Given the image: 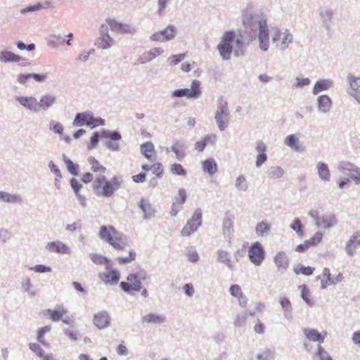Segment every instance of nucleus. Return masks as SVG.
I'll list each match as a JSON object with an SVG mask.
<instances>
[{
  "mask_svg": "<svg viewBox=\"0 0 360 360\" xmlns=\"http://www.w3.org/2000/svg\"><path fill=\"white\" fill-rule=\"evenodd\" d=\"M139 207L144 213L145 219L155 217V210L148 200L142 198L139 203Z\"/></svg>",
  "mask_w": 360,
  "mask_h": 360,
  "instance_id": "nucleus-29",
  "label": "nucleus"
},
{
  "mask_svg": "<svg viewBox=\"0 0 360 360\" xmlns=\"http://www.w3.org/2000/svg\"><path fill=\"white\" fill-rule=\"evenodd\" d=\"M217 261L226 265L229 269H233V266L229 257V253L223 250H219L217 252Z\"/></svg>",
  "mask_w": 360,
  "mask_h": 360,
  "instance_id": "nucleus-44",
  "label": "nucleus"
},
{
  "mask_svg": "<svg viewBox=\"0 0 360 360\" xmlns=\"http://www.w3.org/2000/svg\"><path fill=\"white\" fill-rule=\"evenodd\" d=\"M244 31L250 37V40L259 41V47L262 51H267L269 47V34L266 17L259 14L245 11L243 15Z\"/></svg>",
  "mask_w": 360,
  "mask_h": 360,
  "instance_id": "nucleus-1",
  "label": "nucleus"
},
{
  "mask_svg": "<svg viewBox=\"0 0 360 360\" xmlns=\"http://www.w3.org/2000/svg\"><path fill=\"white\" fill-rule=\"evenodd\" d=\"M149 279L147 272L145 270L140 269L136 273L129 274L127 280L131 283L134 291H141L142 289L141 282Z\"/></svg>",
  "mask_w": 360,
  "mask_h": 360,
  "instance_id": "nucleus-11",
  "label": "nucleus"
},
{
  "mask_svg": "<svg viewBox=\"0 0 360 360\" xmlns=\"http://www.w3.org/2000/svg\"><path fill=\"white\" fill-rule=\"evenodd\" d=\"M177 33L176 27L173 25H168L165 29L153 33L150 39L156 42H165L172 40Z\"/></svg>",
  "mask_w": 360,
  "mask_h": 360,
  "instance_id": "nucleus-8",
  "label": "nucleus"
},
{
  "mask_svg": "<svg viewBox=\"0 0 360 360\" xmlns=\"http://www.w3.org/2000/svg\"><path fill=\"white\" fill-rule=\"evenodd\" d=\"M231 114L228 106V103L223 98H219L217 101V110L214 113V120L218 129L223 131L229 126L230 122Z\"/></svg>",
  "mask_w": 360,
  "mask_h": 360,
  "instance_id": "nucleus-3",
  "label": "nucleus"
},
{
  "mask_svg": "<svg viewBox=\"0 0 360 360\" xmlns=\"http://www.w3.org/2000/svg\"><path fill=\"white\" fill-rule=\"evenodd\" d=\"M347 82L349 85L348 89L349 95L360 91V77H356L353 74L349 73L347 76Z\"/></svg>",
  "mask_w": 360,
  "mask_h": 360,
  "instance_id": "nucleus-31",
  "label": "nucleus"
},
{
  "mask_svg": "<svg viewBox=\"0 0 360 360\" xmlns=\"http://www.w3.org/2000/svg\"><path fill=\"white\" fill-rule=\"evenodd\" d=\"M334 87V82L330 79H321L316 82L312 89L314 95H317L319 93L328 91Z\"/></svg>",
  "mask_w": 360,
  "mask_h": 360,
  "instance_id": "nucleus-26",
  "label": "nucleus"
},
{
  "mask_svg": "<svg viewBox=\"0 0 360 360\" xmlns=\"http://www.w3.org/2000/svg\"><path fill=\"white\" fill-rule=\"evenodd\" d=\"M63 161L66 165L68 172L72 175L77 176L78 174L79 166L75 165L71 160L68 158L65 155H63Z\"/></svg>",
  "mask_w": 360,
  "mask_h": 360,
  "instance_id": "nucleus-49",
  "label": "nucleus"
},
{
  "mask_svg": "<svg viewBox=\"0 0 360 360\" xmlns=\"http://www.w3.org/2000/svg\"><path fill=\"white\" fill-rule=\"evenodd\" d=\"M304 334L307 340L311 342H318L319 345L323 343V338L321 337V333L314 328H304Z\"/></svg>",
  "mask_w": 360,
  "mask_h": 360,
  "instance_id": "nucleus-35",
  "label": "nucleus"
},
{
  "mask_svg": "<svg viewBox=\"0 0 360 360\" xmlns=\"http://www.w3.org/2000/svg\"><path fill=\"white\" fill-rule=\"evenodd\" d=\"M56 101L57 97L54 95L50 94L42 95L38 101L39 112L48 110L56 103Z\"/></svg>",
  "mask_w": 360,
  "mask_h": 360,
  "instance_id": "nucleus-24",
  "label": "nucleus"
},
{
  "mask_svg": "<svg viewBox=\"0 0 360 360\" xmlns=\"http://www.w3.org/2000/svg\"><path fill=\"white\" fill-rule=\"evenodd\" d=\"M335 15L334 11L328 7L320 9L319 15L323 27L327 31H330L332 27V20Z\"/></svg>",
  "mask_w": 360,
  "mask_h": 360,
  "instance_id": "nucleus-16",
  "label": "nucleus"
},
{
  "mask_svg": "<svg viewBox=\"0 0 360 360\" xmlns=\"http://www.w3.org/2000/svg\"><path fill=\"white\" fill-rule=\"evenodd\" d=\"M16 101L25 108L32 112H38V101L33 96H17Z\"/></svg>",
  "mask_w": 360,
  "mask_h": 360,
  "instance_id": "nucleus-19",
  "label": "nucleus"
},
{
  "mask_svg": "<svg viewBox=\"0 0 360 360\" xmlns=\"http://www.w3.org/2000/svg\"><path fill=\"white\" fill-rule=\"evenodd\" d=\"M292 230L296 232V233L301 236L304 233L303 226L300 219L295 218L292 223L290 224Z\"/></svg>",
  "mask_w": 360,
  "mask_h": 360,
  "instance_id": "nucleus-58",
  "label": "nucleus"
},
{
  "mask_svg": "<svg viewBox=\"0 0 360 360\" xmlns=\"http://www.w3.org/2000/svg\"><path fill=\"white\" fill-rule=\"evenodd\" d=\"M21 287L24 292H27L31 296H34L35 292L31 290L32 284L29 277L24 278L21 281Z\"/></svg>",
  "mask_w": 360,
  "mask_h": 360,
  "instance_id": "nucleus-52",
  "label": "nucleus"
},
{
  "mask_svg": "<svg viewBox=\"0 0 360 360\" xmlns=\"http://www.w3.org/2000/svg\"><path fill=\"white\" fill-rule=\"evenodd\" d=\"M29 347L34 353L43 360H53V356L51 354H45L44 350L39 344L30 343Z\"/></svg>",
  "mask_w": 360,
  "mask_h": 360,
  "instance_id": "nucleus-41",
  "label": "nucleus"
},
{
  "mask_svg": "<svg viewBox=\"0 0 360 360\" xmlns=\"http://www.w3.org/2000/svg\"><path fill=\"white\" fill-rule=\"evenodd\" d=\"M186 54L185 53H180L177 55H172L167 59V63L169 65H177L179 63L181 62L185 59Z\"/></svg>",
  "mask_w": 360,
  "mask_h": 360,
  "instance_id": "nucleus-64",
  "label": "nucleus"
},
{
  "mask_svg": "<svg viewBox=\"0 0 360 360\" xmlns=\"http://www.w3.org/2000/svg\"><path fill=\"white\" fill-rule=\"evenodd\" d=\"M170 171L173 174L175 175H179L183 176H185L186 175V171L180 164H172L170 167Z\"/></svg>",
  "mask_w": 360,
  "mask_h": 360,
  "instance_id": "nucleus-59",
  "label": "nucleus"
},
{
  "mask_svg": "<svg viewBox=\"0 0 360 360\" xmlns=\"http://www.w3.org/2000/svg\"><path fill=\"white\" fill-rule=\"evenodd\" d=\"M143 323L160 325L166 322V317L162 314L149 313L141 318Z\"/></svg>",
  "mask_w": 360,
  "mask_h": 360,
  "instance_id": "nucleus-28",
  "label": "nucleus"
},
{
  "mask_svg": "<svg viewBox=\"0 0 360 360\" xmlns=\"http://www.w3.org/2000/svg\"><path fill=\"white\" fill-rule=\"evenodd\" d=\"M89 113L90 112L77 113L73 121V125L75 127L88 126Z\"/></svg>",
  "mask_w": 360,
  "mask_h": 360,
  "instance_id": "nucleus-40",
  "label": "nucleus"
},
{
  "mask_svg": "<svg viewBox=\"0 0 360 360\" xmlns=\"http://www.w3.org/2000/svg\"><path fill=\"white\" fill-rule=\"evenodd\" d=\"M200 82L198 80H193L191 84V89H179L172 93V98L187 97L188 98H197L201 95Z\"/></svg>",
  "mask_w": 360,
  "mask_h": 360,
  "instance_id": "nucleus-6",
  "label": "nucleus"
},
{
  "mask_svg": "<svg viewBox=\"0 0 360 360\" xmlns=\"http://www.w3.org/2000/svg\"><path fill=\"white\" fill-rule=\"evenodd\" d=\"M314 268L310 266H304L302 264H299L294 267V272L296 274H302L305 276H310L313 274Z\"/></svg>",
  "mask_w": 360,
  "mask_h": 360,
  "instance_id": "nucleus-53",
  "label": "nucleus"
},
{
  "mask_svg": "<svg viewBox=\"0 0 360 360\" xmlns=\"http://www.w3.org/2000/svg\"><path fill=\"white\" fill-rule=\"evenodd\" d=\"M164 53V50L160 47H154L150 50L143 53L137 59L136 65H142L149 63L156 58L158 56H161Z\"/></svg>",
  "mask_w": 360,
  "mask_h": 360,
  "instance_id": "nucleus-15",
  "label": "nucleus"
},
{
  "mask_svg": "<svg viewBox=\"0 0 360 360\" xmlns=\"http://www.w3.org/2000/svg\"><path fill=\"white\" fill-rule=\"evenodd\" d=\"M272 41L278 49L285 51L293 42V35L288 30L281 32L278 29H276Z\"/></svg>",
  "mask_w": 360,
  "mask_h": 360,
  "instance_id": "nucleus-5",
  "label": "nucleus"
},
{
  "mask_svg": "<svg viewBox=\"0 0 360 360\" xmlns=\"http://www.w3.org/2000/svg\"><path fill=\"white\" fill-rule=\"evenodd\" d=\"M187 195L186 191L184 188H179L178 191V195L175 196L173 198L174 202H177L178 204L184 205L186 200Z\"/></svg>",
  "mask_w": 360,
  "mask_h": 360,
  "instance_id": "nucleus-61",
  "label": "nucleus"
},
{
  "mask_svg": "<svg viewBox=\"0 0 360 360\" xmlns=\"http://www.w3.org/2000/svg\"><path fill=\"white\" fill-rule=\"evenodd\" d=\"M186 145L179 141H174L171 147V150L175 153L176 158L180 161L182 160L186 155Z\"/></svg>",
  "mask_w": 360,
  "mask_h": 360,
  "instance_id": "nucleus-33",
  "label": "nucleus"
},
{
  "mask_svg": "<svg viewBox=\"0 0 360 360\" xmlns=\"http://www.w3.org/2000/svg\"><path fill=\"white\" fill-rule=\"evenodd\" d=\"M274 262L277 269L281 274L284 273L289 267L290 259L284 251H280L276 254Z\"/></svg>",
  "mask_w": 360,
  "mask_h": 360,
  "instance_id": "nucleus-18",
  "label": "nucleus"
},
{
  "mask_svg": "<svg viewBox=\"0 0 360 360\" xmlns=\"http://www.w3.org/2000/svg\"><path fill=\"white\" fill-rule=\"evenodd\" d=\"M122 182V176L112 177L110 181H105L101 193L104 197H110L115 191L120 188Z\"/></svg>",
  "mask_w": 360,
  "mask_h": 360,
  "instance_id": "nucleus-14",
  "label": "nucleus"
},
{
  "mask_svg": "<svg viewBox=\"0 0 360 360\" xmlns=\"http://www.w3.org/2000/svg\"><path fill=\"white\" fill-rule=\"evenodd\" d=\"M49 167L52 173L54 174L55 179L54 184L57 189H60V179H62V174L59 168L53 163V161L49 162Z\"/></svg>",
  "mask_w": 360,
  "mask_h": 360,
  "instance_id": "nucleus-43",
  "label": "nucleus"
},
{
  "mask_svg": "<svg viewBox=\"0 0 360 360\" xmlns=\"http://www.w3.org/2000/svg\"><path fill=\"white\" fill-rule=\"evenodd\" d=\"M356 167L357 166L349 162H341L338 165V169L342 174L348 175V174L352 172Z\"/></svg>",
  "mask_w": 360,
  "mask_h": 360,
  "instance_id": "nucleus-50",
  "label": "nucleus"
},
{
  "mask_svg": "<svg viewBox=\"0 0 360 360\" xmlns=\"http://www.w3.org/2000/svg\"><path fill=\"white\" fill-rule=\"evenodd\" d=\"M65 39L60 34H51L48 38V45L52 49H58L63 45Z\"/></svg>",
  "mask_w": 360,
  "mask_h": 360,
  "instance_id": "nucleus-39",
  "label": "nucleus"
},
{
  "mask_svg": "<svg viewBox=\"0 0 360 360\" xmlns=\"http://www.w3.org/2000/svg\"><path fill=\"white\" fill-rule=\"evenodd\" d=\"M186 256L188 260L192 263H197L200 259V257L198 252L193 247L190 248L186 250Z\"/></svg>",
  "mask_w": 360,
  "mask_h": 360,
  "instance_id": "nucleus-56",
  "label": "nucleus"
},
{
  "mask_svg": "<svg viewBox=\"0 0 360 360\" xmlns=\"http://www.w3.org/2000/svg\"><path fill=\"white\" fill-rule=\"evenodd\" d=\"M332 100L328 95H321L317 98V108L319 111L323 113L330 112L332 107Z\"/></svg>",
  "mask_w": 360,
  "mask_h": 360,
  "instance_id": "nucleus-27",
  "label": "nucleus"
},
{
  "mask_svg": "<svg viewBox=\"0 0 360 360\" xmlns=\"http://www.w3.org/2000/svg\"><path fill=\"white\" fill-rule=\"evenodd\" d=\"M255 231L258 236H264L270 231V226L264 221H261L257 224Z\"/></svg>",
  "mask_w": 360,
  "mask_h": 360,
  "instance_id": "nucleus-51",
  "label": "nucleus"
},
{
  "mask_svg": "<svg viewBox=\"0 0 360 360\" xmlns=\"http://www.w3.org/2000/svg\"><path fill=\"white\" fill-rule=\"evenodd\" d=\"M235 32L233 31L226 32L220 43L217 46V49L223 60H227L231 58V55L233 51L232 43L235 39Z\"/></svg>",
  "mask_w": 360,
  "mask_h": 360,
  "instance_id": "nucleus-4",
  "label": "nucleus"
},
{
  "mask_svg": "<svg viewBox=\"0 0 360 360\" xmlns=\"http://www.w3.org/2000/svg\"><path fill=\"white\" fill-rule=\"evenodd\" d=\"M316 355L319 360H333L332 357L328 354V352L321 345H318Z\"/></svg>",
  "mask_w": 360,
  "mask_h": 360,
  "instance_id": "nucleus-60",
  "label": "nucleus"
},
{
  "mask_svg": "<svg viewBox=\"0 0 360 360\" xmlns=\"http://www.w3.org/2000/svg\"><path fill=\"white\" fill-rule=\"evenodd\" d=\"M88 126L91 128L103 126L105 124V120L101 117H94L91 112L89 113V117L88 120Z\"/></svg>",
  "mask_w": 360,
  "mask_h": 360,
  "instance_id": "nucleus-57",
  "label": "nucleus"
},
{
  "mask_svg": "<svg viewBox=\"0 0 360 360\" xmlns=\"http://www.w3.org/2000/svg\"><path fill=\"white\" fill-rule=\"evenodd\" d=\"M202 168L205 172L212 176L217 172V164L213 158H208L202 162Z\"/></svg>",
  "mask_w": 360,
  "mask_h": 360,
  "instance_id": "nucleus-34",
  "label": "nucleus"
},
{
  "mask_svg": "<svg viewBox=\"0 0 360 360\" xmlns=\"http://www.w3.org/2000/svg\"><path fill=\"white\" fill-rule=\"evenodd\" d=\"M89 163L91 166V169L96 172L103 173L105 171V167L101 165L98 161L94 157H90L88 159Z\"/></svg>",
  "mask_w": 360,
  "mask_h": 360,
  "instance_id": "nucleus-55",
  "label": "nucleus"
},
{
  "mask_svg": "<svg viewBox=\"0 0 360 360\" xmlns=\"http://www.w3.org/2000/svg\"><path fill=\"white\" fill-rule=\"evenodd\" d=\"M202 224V210L197 208L191 219H189L181 231L183 236H189L192 233L196 231Z\"/></svg>",
  "mask_w": 360,
  "mask_h": 360,
  "instance_id": "nucleus-7",
  "label": "nucleus"
},
{
  "mask_svg": "<svg viewBox=\"0 0 360 360\" xmlns=\"http://www.w3.org/2000/svg\"><path fill=\"white\" fill-rule=\"evenodd\" d=\"M101 137L102 139H109L110 141L105 142V146L112 151L120 150V145L116 141H120L122 139V136L120 132L117 131H109L103 130L101 133Z\"/></svg>",
  "mask_w": 360,
  "mask_h": 360,
  "instance_id": "nucleus-10",
  "label": "nucleus"
},
{
  "mask_svg": "<svg viewBox=\"0 0 360 360\" xmlns=\"http://www.w3.org/2000/svg\"><path fill=\"white\" fill-rule=\"evenodd\" d=\"M317 173L319 179L323 182L330 181V172L328 165L323 162H319L316 165Z\"/></svg>",
  "mask_w": 360,
  "mask_h": 360,
  "instance_id": "nucleus-30",
  "label": "nucleus"
},
{
  "mask_svg": "<svg viewBox=\"0 0 360 360\" xmlns=\"http://www.w3.org/2000/svg\"><path fill=\"white\" fill-rule=\"evenodd\" d=\"M235 187L238 191L245 192L248 189V182L243 174L238 176L235 180Z\"/></svg>",
  "mask_w": 360,
  "mask_h": 360,
  "instance_id": "nucleus-46",
  "label": "nucleus"
},
{
  "mask_svg": "<svg viewBox=\"0 0 360 360\" xmlns=\"http://www.w3.org/2000/svg\"><path fill=\"white\" fill-rule=\"evenodd\" d=\"M0 200L9 203H22V198L20 195H11L5 191H0Z\"/></svg>",
  "mask_w": 360,
  "mask_h": 360,
  "instance_id": "nucleus-37",
  "label": "nucleus"
},
{
  "mask_svg": "<svg viewBox=\"0 0 360 360\" xmlns=\"http://www.w3.org/2000/svg\"><path fill=\"white\" fill-rule=\"evenodd\" d=\"M279 302L281 305L284 313V316L289 321L292 320V307L290 301L287 297H283L280 298Z\"/></svg>",
  "mask_w": 360,
  "mask_h": 360,
  "instance_id": "nucleus-36",
  "label": "nucleus"
},
{
  "mask_svg": "<svg viewBox=\"0 0 360 360\" xmlns=\"http://www.w3.org/2000/svg\"><path fill=\"white\" fill-rule=\"evenodd\" d=\"M283 143L295 152L302 153L305 150V148L301 143L297 134H290L287 136L284 139Z\"/></svg>",
  "mask_w": 360,
  "mask_h": 360,
  "instance_id": "nucleus-20",
  "label": "nucleus"
},
{
  "mask_svg": "<svg viewBox=\"0 0 360 360\" xmlns=\"http://www.w3.org/2000/svg\"><path fill=\"white\" fill-rule=\"evenodd\" d=\"M49 129L59 135H62L63 133V126L58 122L51 121L49 122Z\"/></svg>",
  "mask_w": 360,
  "mask_h": 360,
  "instance_id": "nucleus-63",
  "label": "nucleus"
},
{
  "mask_svg": "<svg viewBox=\"0 0 360 360\" xmlns=\"http://www.w3.org/2000/svg\"><path fill=\"white\" fill-rule=\"evenodd\" d=\"M359 245L360 231L354 233V234L350 237L349 240L347 242L345 251L349 256L353 257L355 254V250Z\"/></svg>",
  "mask_w": 360,
  "mask_h": 360,
  "instance_id": "nucleus-22",
  "label": "nucleus"
},
{
  "mask_svg": "<svg viewBox=\"0 0 360 360\" xmlns=\"http://www.w3.org/2000/svg\"><path fill=\"white\" fill-rule=\"evenodd\" d=\"M248 257L252 263L259 266L265 257V252L262 245L259 242L253 243L248 250Z\"/></svg>",
  "mask_w": 360,
  "mask_h": 360,
  "instance_id": "nucleus-9",
  "label": "nucleus"
},
{
  "mask_svg": "<svg viewBox=\"0 0 360 360\" xmlns=\"http://www.w3.org/2000/svg\"><path fill=\"white\" fill-rule=\"evenodd\" d=\"M90 257L91 261L96 264H105L106 266L107 270L110 269L112 268V264L110 262V261L107 257L103 256L102 255L92 253L90 254Z\"/></svg>",
  "mask_w": 360,
  "mask_h": 360,
  "instance_id": "nucleus-38",
  "label": "nucleus"
},
{
  "mask_svg": "<svg viewBox=\"0 0 360 360\" xmlns=\"http://www.w3.org/2000/svg\"><path fill=\"white\" fill-rule=\"evenodd\" d=\"M233 232V226L231 217H226L223 222V234L226 238H231Z\"/></svg>",
  "mask_w": 360,
  "mask_h": 360,
  "instance_id": "nucleus-48",
  "label": "nucleus"
},
{
  "mask_svg": "<svg viewBox=\"0 0 360 360\" xmlns=\"http://www.w3.org/2000/svg\"><path fill=\"white\" fill-rule=\"evenodd\" d=\"M338 224V219L335 214L331 213L321 215L316 223V226L323 229H330Z\"/></svg>",
  "mask_w": 360,
  "mask_h": 360,
  "instance_id": "nucleus-17",
  "label": "nucleus"
},
{
  "mask_svg": "<svg viewBox=\"0 0 360 360\" xmlns=\"http://www.w3.org/2000/svg\"><path fill=\"white\" fill-rule=\"evenodd\" d=\"M247 319H248V312L247 311L243 312L242 314H238L236 317L233 324L236 327H242L245 324Z\"/></svg>",
  "mask_w": 360,
  "mask_h": 360,
  "instance_id": "nucleus-62",
  "label": "nucleus"
},
{
  "mask_svg": "<svg viewBox=\"0 0 360 360\" xmlns=\"http://www.w3.org/2000/svg\"><path fill=\"white\" fill-rule=\"evenodd\" d=\"M100 238L109 243L116 250H122L126 246V242L122 235L117 231L112 226H101L99 231Z\"/></svg>",
  "mask_w": 360,
  "mask_h": 360,
  "instance_id": "nucleus-2",
  "label": "nucleus"
},
{
  "mask_svg": "<svg viewBox=\"0 0 360 360\" xmlns=\"http://www.w3.org/2000/svg\"><path fill=\"white\" fill-rule=\"evenodd\" d=\"M45 249L51 253L70 254V249L63 242L60 240L48 243Z\"/></svg>",
  "mask_w": 360,
  "mask_h": 360,
  "instance_id": "nucleus-21",
  "label": "nucleus"
},
{
  "mask_svg": "<svg viewBox=\"0 0 360 360\" xmlns=\"http://www.w3.org/2000/svg\"><path fill=\"white\" fill-rule=\"evenodd\" d=\"M301 290V297L303 300L311 307L314 305V302L309 298V291L307 288L306 285H302L299 286Z\"/></svg>",
  "mask_w": 360,
  "mask_h": 360,
  "instance_id": "nucleus-54",
  "label": "nucleus"
},
{
  "mask_svg": "<svg viewBox=\"0 0 360 360\" xmlns=\"http://www.w3.org/2000/svg\"><path fill=\"white\" fill-rule=\"evenodd\" d=\"M94 323L98 329L108 328L110 323V317L105 311H100L94 316Z\"/></svg>",
  "mask_w": 360,
  "mask_h": 360,
  "instance_id": "nucleus-23",
  "label": "nucleus"
},
{
  "mask_svg": "<svg viewBox=\"0 0 360 360\" xmlns=\"http://www.w3.org/2000/svg\"><path fill=\"white\" fill-rule=\"evenodd\" d=\"M284 174V170L279 166H272L266 172L268 178L271 179H277L282 177Z\"/></svg>",
  "mask_w": 360,
  "mask_h": 360,
  "instance_id": "nucleus-45",
  "label": "nucleus"
},
{
  "mask_svg": "<svg viewBox=\"0 0 360 360\" xmlns=\"http://www.w3.org/2000/svg\"><path fill=\"white\" fill-rule=\"evenodd\" d=\"M154 152L155 147L153 143L148 141L141 145V153L148 160H150Z\"/></svg>",
  "mask_w": 360,
  "mask_h": 360,
  "instance_id": "nucleus-47",
  "label": "nucleus"
},
{
  "mask_svg": "<svg viewBox=\"0 0 360 360\" xmlns=\"http://www.w3.org/2000/svg\"><path fill=\"white\" fill-rule=\"evenodd\" d=\"M120 274L116 270H110L98 274L99 278L106 285H113L120 280Z\"/></svg>",
  "mask_w": 360,
  "mask_h": 360,
  "instance_id": "nucleus-25",
  "label": "nucleus"
},
{
  "mask_svg": "<svg viewBox=\"0 0 360 360\" xmlns=\"http://www.w3.org/2000/svg\"><path fill=\"white\" fill-rule=\"evenodd\" d=\"M105 24L108 25V27H110L112 32L122 34H132L136 31V27L132 25L121 23L112 19L106 20Z\"/></svg>",
  "mask_w": 360,
  "mask_h": 360,
  "instance_id": "nucleus-13",
  "label": "nucleus"
},
{
  "mask_svg": "<svg viewBox=\"0 0 360 360\" xmlns=\"http://www.w3.org/2000/svg\"><path fill=\"white\" fill-rule=\"evenodd\" d=\"M108 25L102 24L100 27V37L97 39L96 44L102 49H110L114 43L113 39L108 34Z\"/></svg>",
  "mask_w": 360,
  "mask_h": 360,
  "instance_id": "nucleus-12",
  "label": "nucleus"
},
{
  "mask_svg": "<svg viewBox=\"0 0 360 360\" xmlns=\"http://www.w3.org/2000/svg\"><path fill=\"white\" fill-rule=\"evenodd\" d=\"M66 312L67 311L64 309V307L60 306H58L55 309H47V313L49 314L50 319L53 321H60Z\"/></svg>",
  "mask_w": 360,
  "mask_h": 360,
  "instance_id": "nucleus-42",
  "label": "nucleus"
},
{
  "mask_svg": "<svg viewBox=\"0 0 360 360\" xmlns=\"http://www.w3.org/2000/svg\"><path fill=\"white\" fill-rule=\"evenodd\" d=\"M22 58L15 54L14 53L9 51H0V62L4 63H18L21 60Z\"/></svg>",
  "mask_w": 360,
  "mask_h": 360,
  "instance_id": "nucleus-32",
  "label": "nucleus"
}]
</instances>
